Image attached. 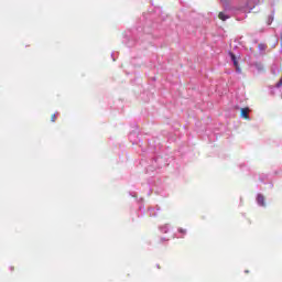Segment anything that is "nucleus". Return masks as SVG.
<instances>
[{
	"label": "nucleus",
	"instance_id": "obj_1",
	"mask_svg": "<svg viewBox=\"0 0 282 282\" xmlns=\"http://www.w3.org/2000/svg\"><path fill=\"white\" fill-rule=\"evenodd\" d=\"M250 113V108H241L240 110V116L241 118H243L245 120H250V116L248 115Z\"/></svg>",
	"mask_w": 282,
	"mask_h": 282
},
{
	"label": "nucleus",
	"instance_id": "obj_2",
	"mask_svg": "<svg viewBox=\"0 0 282 282\" xmlns=\"http://www.w3.org/2000/svg\"><path fill=\"white\" fill-rule=\"evenodd\" d=\"M257 202L259 206H265V196H263L262 194H258Z\"/></svg>",
	"mask_w": 282,
	"mask_h": 282
},
{
	"label": "nucleus",
	"instance_id": "obj_3",
	"mask_svg": "<svg viewBox=\"0 0 282 282\" xmlns=\"http://www.w3.org/2000/svg\"><path fill=\"white\" fill-rule=\"evenodd\" d=\"M218 19H220V21H226L228 19V15H226V13H224V12H220L218 14Z\"/></svg>",
	"mask_w": 282,
	"mask_h": 282
},
{
	"label": "nucleus",
	"instance_id": "obj_4",
	"mask_svg": "<svg viewBox=\"0 0 282 282\" xmlns=\"http://www.w3.org/2000/svg\"><path fill=\"white\" fill-rule=\"evenodd\" d=\"M51 122H56V113H53V115L51 116Z\"/></svg>",
	"mask_w": 282,
	"mask_h": 282
},
{
	"label": "nucleus",
	"instance_id": "obj_5",
	"mask_svg": "<svg viewBox=\"0 0 282 282\" xmlns=\"http://www.w3.org/2000/svg\"><path fill=\"white\" fill-rule=\"evenodd\" d=\"M230 56H231L232 63H234L235 61H237V56H235V54L230 53Z\"/></svg>",
	"mask_w": 282,
	"mask_h": 282
},
{
	"label": "nucleus",
	"instance_id": "obj_6",
	"mask_svg": "<svg viewBox=\"0 0 282 282\" xmlns=\"http://www.w3.org/2000/svg\"><path fill=\"white\" fill-rule=\"evenodd\" d=\"M178 232H181L182 235H186V229H178Z\"/></svg>",
	"mask_w": 282,
	"mask_h": 282
},
{
	"label": "nucleus",
	"instance_id": "obj_7",
	"mask_svg": "<svg viewBox=\"0 0 282 282\" xmlns=\"http://www.w3.org/2000/svg\"><path fill=\"white\" fill-rule=\"evenodd\" d=\"M235 67H239V62L237 59L234 62Z\"/></svg>",
	"mask_w": 282,
	"mask_h": 282
},
{
	"label": "nucleus",
	"instance_id": "obj_8",
	"mask_svg": "<svg viewBox=\"0 0 282 282\" xmlns=\"http://www.w3.org/2000/svg\"><path fill=\"white\" fill-rule=\"evenodd\" d=\"M280 45H281V47H282V36H281V42H280Z\"/></svg>",
	"mask_w": 282,
	"mask_h": 282
}]
</instances>
